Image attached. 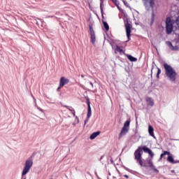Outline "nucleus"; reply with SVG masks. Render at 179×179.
<instances>
[{"instance_id": "dca6fc26", "label": "nucleus", "mask_w": 179, "mask_h": 179, "mask_svg": "<svg viewBox=\"0 0 179 179\" xmlns=\"http://www.w3.org/2000/svg\"><path fill=\"white\" fill-rule=\"evenodd\" d=\"M63 107H65V108H67V110H69V111H70L71 113V114H73V117H76V114H75V110H73V108L71 106H68L66 105L63 106Z\"/></svg>"}, {"instance_id": "b1692460", "label": "nucleus", "mask_w": 179, "mask_h": 179, "mask_svg": "<svg viewBox=\"0 0 179 179\" xmlns=\"http://www.w3.org/2000/svg\"><path fill=\"white\" fill-rule=\"evenodd\" d=\"M89 122V117H87V120L85 121V125H86V123Z\"/></svg>"}, {"instance_id": "0eeeda50", "label": "nucleus", "mask_w": 179, "mask_h": 179, "mask_svg": "<svg viewBox=\"0 0 179 179\" xmlns=\"http://www.w3.org/2000/svg\"><path fill=\"white\" fill-rule=\"evenodd\" d=\"M144 167H151L152 170H155V171H157V169L153 166V162H152V159H147L144 163Z\"/></svg>"}, {"instance_id": "c756f323", "label": "nucleus", "mask_w": 179, "mask_h": 179, "mask_svg": "<svg viewBox=\"0 0 179 179\" xmlns=\"http://www.w3.org/2000/svg\"><path fill=\"white\" fill-rule=\"evenodd\" d=\"M76 120H79V118H78V116H76Z\"/></svg>"}, {"instance_id": "4be33fe9", "label": "nucleus", "mask_w": 179, "mask_h": 179, "mask_svg": "<svg viewBox=\"0 0 179 179\" xmlns=\"http://www.w3.org/2000/svg\"><path fill=\"white\" fill-rule=\"evenodd\" d=\"M142 150H143L145 153H148L150 151V149L146 148V146H144L143 148H141Z\"/></svg>"}, {"instance_id": "f3484780", "label": "nucleus", "mask_w": 179, "mask_h": 179, "mask_svg": "<svg viewBox=\"0 0 179 179\" xmlns=\"http://www.w3.org/2000/svg\"><path fill=\"white\" fill-rule=\"evenodd\" d=\"M127 58L129 60L131 61V62H136V61H138V59H136V57H134L131 55H127Z\"/></svg>"}, {"instance_id": "7c9ffc66", "label": "nucleus", "mask_w": 179, "mask_h": 179, "mask_svg": "<svg viewBox=\"0 0 179 179\" xmlns=\"http://www.w3.org/2000/svg\"><path fill=\"white\" fill-rule=\"evenodd\" d=\"M60 89H61V87H59L57 88V90H59Z\"/></svg>"}, {"instance_id": "6ab92c4d", "label": "nucleus", "mask_w": 179, "mask_h": 179, "mask_svg": "<svg viewBox=\"0 0 179 179\" xmlns=\"http://www.w3.org/2000/svg\"><path fill=\"white\" fill-rule=\"evenodd\" d=\"M103 23L104 29L106 30V31H108V30H110V27L108 26V24H107L106 22H103Z\"/></svg>"}, {"instance_id": "4468645a", "label": "nucleus", "mask_w": 179, "mask_h": 179, "mask_svg": "<svg viewBox=\"0 0 179 179\" xmlns=\"http://www.w3.org/2000/svg\"><path fill=\"white\" fill-rule=\"evenodd\" d=\"M148 132L150 136H152V138H155V129H153V127L152 126L148 127Z\"/></svg>"}, {"instance_id": "aec40b11", "label": "nucleus", "mask_w": 179, "mask_h": 179, "mask_svg": "<svg viewBox=\"0 0 179 179\" xmlns=\"http://www.w3.org/2000/svg\"><path fill=\"white\" fill-rule=\"evenodd\" d=\"M166 155H170V152L164 151V153L161 154V155H160V160H162L163 159V157L166 156Z\"/></svg>"}, {"instance_id": "bb28decb", "label": "nucleus", "mask_w": 179, "mask_h": 179, "mask_svg": "<svg viewBox=\"0 0 179 179\" xmlns=\"http://www.w3.org/2000/svg\"><path fill=\"white\" fill-rule=\"evenodd\" d=\"M153 69H154L152 68V70H151V72H152V73H151V75H152V73H153Z\"/></svg>"}, {"instance_id": "2f4dec72", "label": "nucleus", "mask_w": 179, "mask_h": 179, "mask_svg": "<svg viewBox=\"0 0 179 179\" xmlns=\"http://www.w3.org/2000/svg\"><path fill=\"white\" fill-rule=\"evenodd\" d=\"M176 1H179V0H176Z\"/></svg>"}, {"instance_id": "412c9836", "label": "nucleus", "mask_w": 179, "mask_h": 179, "mask_svg": "<svg viewBox=\"0 0 179 179\" xmlns=\"http://www.w3.org/2000/svg\"><path fill=\"white\" fill-rule=\"evenodd\" d=\"M156 69H157V78L159 79L160 78V74L162 73V70H160L159 67H157Z\"/></svg>"}, {"instance_id": "c85d7f7f", "label": "nucleus", "mask_w": 179, "mask_h": 179, "mask_svg": "<svg viewBox=\"0 0 179 179\" xmlns=\"http://www.w3.org/2000/svg\"><path fill=\"white\" fill-rule=\"evenodd\" d=\"M81 78H85V76H83V75H81Z\"/></svg>"}, {"instance_id": "39448f33", "label": "nucleus", "mask_w": 179, "mask_h": 179, "mask_svg": "<svg viewBox=\"0 0 179 179\" xmlns=\"http://www.w3.org/2000/svg\"><path fill=\"white\" fill-rule=\"evenodd\" d=\"M33 166V160L29 159L25 162L24 169L22 171V176H26L30 171V169Z\"/></svg>"}, {"instance_id": "a211bd4d", "label": "nucleus", "mask_w": 179, "mask_h": 179, "mask_svg": "<svg viewBox=\"0 0 179 179\" xmlns=\"http://www.w3.org/2000/svg\"><path fill=\"white\" fill-rule=\"evenodd\" d=\"M167 161L169 162V163L175 164L174 162V158H173L172 156L169 155L168 156Z\"/></svg>"}, {"instance_id": "20e7f679", "label": "nucleus", "mask_w": 179, "mask_h": 179, "mask_svg": "<svg viewBox=\"0 0 179 179\" xmlns=\"http://www.w3.org/2000/svg\"><path fill=\"white\" fill-rule=\"evenodd\" d=\"M129 124H131V121H129V120H127L124 122V126L119 134L118 139H121V138H122V136H125V135H127V134H128V131H129Z\"/></svg>"}, {"instance_id": "1a4fd4ad", "label": "nucleus", "mask_w": 179, "mask_h": 179, "mask_svg": "<svg viewBox=\"0 0 179 179\" xmlns=\"http://www.w3.org/2000/svg\"><path fill=\"white\" fill-rule=\"evenodd\" d=\"M68 83H69V79L65 77H62L59 80V87H64V86L68 85Z\"/></svg>"}, {"instance_id": "f8f14e48", "label": "nucleus", "mask_w": 179, "mask_h": 179, "mask_svg": "<svg viewBox=\"0 0 179 179\" xmlns=\"http://www.w3.org/2000/svg\"><path fill=\"white\" fill-rule=\"evenodd\" d=\"M87 104L88 106L87 118L90 120V117H92V108L90 107V101H87Z\"/></svg>"}, {"instance_id": "ddd939ff", "label": "nucleus", "mask_w": 179, "mask_h": 179, "mask_svg": "<svg viewBox=\"0 0 179 179\" xmlns=\"http://www.w3.org/2000/svg\"><path fill=\"white\" fill-rule=\"evenodd\" d=\"M100 134H101L100 131H96L92 133L90 136V139L91 140L96 139V138H97L99 135H100Z\"/></svg>"}, {"instance_id": "cd10ccee", "label": "nucleus", "mask_w": 179, "mask_h": 179, "mask_svg": "<svg viewBox=\"0 0 179 179\" xmlns=\"http://www.w3.org/2000/svg\"><path fill=\"white\" fill-rule=\"evenodd\" d=\"M100 8H101V10L103 11V7H101V5Z\"/></svg>"}, {"instance_id": "423d86ee", "label": "nucleus", "mask_w": 179, "mask_h": 179, "mask_svg": "<svg viewBox=\"0 0 179 179\" xmlns=\"http://www.w3.org/2000/svg\"><path fill=\"white\" fill-rule=\"evenodd\" d=\"M124 27L126 29V34L127 37L128 38V41L131 40V29H132V25L129 24L128 22V20H126L124 21Z\"/></svg>"}, {"instance_id": "5701e85b", "label": "nucleus", "mask_w": 179, "mask_h": 179, "mask_svg": "<svg viewBox=\"0 0 179 179\" xmlns=\"http://www.w3.org/2000/svg\"><path fill=\"white\" fill-rule=\"evenodd\" d=\"M148 153V155H150V156H151V157H153V156H155V154H153V152H152V150H150V151Z\"/></svg>"}, {"instance_id": "9b49d317", "label": "nucleus", "mask_w": 179, "mask_h": 179, "mask_svg": "<svg viewBox=\"0 0 179 179\" xmlns=\"http://www.w3.org/2000/svg\"><path fill=\"white\" fill-rule=\"evenodd\" d=\"M118 52L120 55H122V54H125V52L122 50V47L116 45V48L115 49V53L118 54Z\"/></svg>"}, {"instance_id": "2eb2a0df", "label": "nucleus", "mask_w": 179, "mask_h": 179, "mask_svg": "<svg viewBox=\"0 0 179 179\" xmlns=\"http://www.w3.org/2000/svg\"><path fill=\"white\" fill-rule=\"evenodd\" d=\"M147 103H148V104L151 106L153 107V106H155V101H153V99L150 97H147L145 99Z\"/></svg>"}, {"instance_id": "f03ea898", "label": "nucleus", "mask_w": 179, "mask_h": 179, "mask_svg": "<svg viewBox=\"0 0 179 179\" xmlns=\"http://www.w3.org/2000/svg\"><path fill=\"white\" fill-rule=\"evenodd\" d=\"M155 0H143L144 6H145V8H151L152 10L150 26L155 23V12L153 11V8H155Z\"/></svg>"}, {"instance_id": "a878e982", "label": "nucleus", "mask_w": 179, "mask_h": 179, "mask_svg": "<svg viewBox=\"0 0 179 179\" xmlns=\"http://www.w3.org/2000/svg\"><path fill=\"white\" fill-rule=\"evenodd\" d=\"M90 85H91V86H92V87H93V83L90 82Z\"/></svg>"}, {"instance_id": "7ed1b4c3", "label": "nucleus", "mask_w": 179, "mask_h": 179, "mask_svg": "<svg viewBox=\"0 0 179 179\" xmlns=\"http://www.w3.org/2000/svg\"><path fill=\"white\" fill-rule=\"evenodd\" d=\"M142 148L138 147L137 150L134 152L135 160H136L137 163L140 164V166H143V160H142Z\"/></svg>"}, {"instance_id": "f257e3e1", "label": "nucleus", "mask_w": 179, "mask_h": 179, "mask_svg": "<svg viewBox=\"0 0 179 179\" xmlns=\"http://www.w3.org/2000/svg\"><path fill=\"white\" fill-rule=\"evenodd\" d=\"M164 68L166 78H168L171 82H175L176 79H177V72H176V70L167 63L164 64Z\"/></svg>"}, {"instance_id": "393cba45", "label": "nucleus", "mask_w": 179, "mask_h": 179, "mask_svg": "<svg viewBox=\"0 0 179 179\" xmlns=\"http://www.w3.org/2000/svg\"><path fill=\"white\" fill-rule=\"evenodd\" d=\"M124 177L125 178H129V176H128V175H124Z\"/></svg>"}, {"instance_id": "9d476101", "label": "nucleus", "mask_w": 179, "mask_h": 179, "mask_svg": "<svg viewBox=\"0 0 179 179\" xmlns=\"http://www.w3.org/2000/svg\"><path fill=\"white\" fill-rule=\"evenodd\" d=\"M166 44L168 45V47L170 48V50H171V51H178V50H179L178 46H173V43H171V42L167 41Z\"/></svg>"}, {"instance_id": "6e6552de", "label": "nucleus", "mask_w": 179, "mask_h": 179, "mask_svg": "<svg viewBox=\"0 0 179 179\" xmlns=\"http://www.w3.org/2000/svg\"><path fill=\"white\" fill-rule=\"evenodd\" d=\"M90 31L91 43L92 44H94V43H96V34H94V29H93V27H90Z\"/></svg>"}]
</instances>
